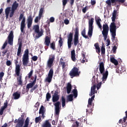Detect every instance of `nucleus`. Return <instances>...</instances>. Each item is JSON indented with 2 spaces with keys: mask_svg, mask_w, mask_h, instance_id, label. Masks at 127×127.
Listing matches in <instances>:
<instances>
[{
  "mask_svg": "<svg viewBox=\"0 0 127 127\" xmlns=\"http://www.w3.org/2000/svg\"><path fill=\"white\" fill-rule=\"evenodd\" d=\"M73 44L74 46H77L79 44V28L76 27L75 28V33L73 39Z\"/></svg>",
  "mask_w": 127,
  "mask_h": 127,
  "instance_id": "obj_12",
  "label": "nucleus"
},
{
  "mask_svg": "<svg viewBox=\"0 0 127 127\" xmlns=\"http://www.w3.org/2000/svg\"><path fill=\"white\" fill-rule=\"evenodd\" d=\"M50 48L53 49V50H55L56 48H55V43L53 42L50 44Z\"/></svg>",
  "mask_w": 127,
  "mask_h": 127,
  "instance_id": "obj_41",
  "label": "nucleus"
},
{
  "mask_svg": "<svg viewBox=\"0 0 127 127\" xmlns=\"http://www.w3.org/2000/svg\"><path fill=\"white\" fill-rule=\"evenodd\" d=\"M81 55L83 58L81 61V63L84 64L86 62V55H85V54H82Z\"/></svg>",
  "mask_w": 127,
  "mask_h": 127,
  "instance_id": "obj_43",
  "label": "nucleus"
},
{
  "mask_svg": "<svg viewBox=\"0 0 127 127\" xmlns=\"http://www.w3.org/2000/svg\"><path fill=\"white\" fill-rule=\"evenodd\" d=\"M54 60H55V55H51L49 56V59L47 62V67L50 69L48 74V76L53 77V73L54 71L53 70V68H51L53 66V63H54Z\"/></svg>",
  "mask_w": 127,
  "mask_h": 127,
  "instance_id": "obj_4",
  "label": "nucleus"
},
{
  "mask_svg": "<svg viewBox=\"0 0 127 127\" xmlns=\"http://www.w3.org/2000/svg\"><path fill=\"white\" fill-rule=\"evenodd\" d=\"M106 52V49H105V47H102L101 48V53L102 54H105Z\"/></svg>",
  "mask_w": 127,
  "mask_h": 127,
  "instance_id": "obj_53",
  "label": "nucleus"
},
{
  "mask_svg": "<svg viewBox=\"0 0 127 127\" xmlns=\"http://www.w3.org/2000/svg\"><path fill=\"white\" fill-rule=\"evenodd\" d=\"M72 93L73 94V96L74 98H76L78 97V91L76 89H74L72 90Z\"/></svg>",
  "mask_w": 127,
  "mask_h": 127,
  "instance_id": "obj_39",
  "label": "nucleus"
},
{
  "mask_svg": "<svg viewBox=\"0 0 127 127\" xmlns=\"http://www.w3.org/2000/svg\"><path fill=\"white\" fill-rule=\"evenodd\" d=\"M10 11V7H7L5 9V14L6 19L8 18V15H9V12Z\"/></svg>",
  "mask_w": 127,
  "mask_h": 127,
  "instance_id": "obj_30",
  "label": "nucleus"
},
{
  "mask_svg": "<svg viewBox=\"0 0 127 127\" xmlns=\"http://www.w3.org/2000/svg\"><path fill=\"white\" fill-rule=\"evenodd\" d=\"M36 79H37V76L35 75L34 80L31 83H28L26 85V91H29V89L33 88V86L36 84Z\"/></svg>",
  "mask_w": 127,
  "mask_h": 127,
  "instance_id": "obj_17",
  "label": "nucleus"
},
{
  "mask_svg": "<svg viewBox=\"0 0 127 127\" xmlns=\"http://www.w3.org/2000/svg\"><path fill=\"white\" fill-rule=\"evenodd\" d=\"M25 114H22L21 117L15 119L14 124H16L15 127H28L29 126V118L27 117L26 120L24 119Z\"/></svg>",
  "mask_w": 127,
  "mask_h": 127,
  "instance_id": "obj_3",
  "label": "nucleus"
},
{
  "mask_svg": "<svg viewBox=\"0 0 127 127\" xmlns=\"http://www.w3.org/2000/svg\"><path fill=\"white\" fill-rule=\"evenodd\" d=\"M43 127H51V124L49 123V120H46L45 124H43Z\"/></svg>",
  "mask_w": 127,
  "mask_h": 127,
  "instance_id": "obj_35",
  "label": "nucleus"
},
{
  "mask_svg": "<svg viewBox=\"0 0 127 127\" xmlns=\"http://www.w3.org/2000/svg\"><path fill=\"white\" fill-rule=\"evenodd\" d=\"M106 3L108 5H112V3H113L112 2V0H107L106 1Z\"/></svg>",
  "mask_w": 127,
  "mask_h": 127,
  "instance_id": "obj_51",
  "label": "nucleus"
},
{
  "mask_svg": "<svg viewBox=\"0 0 127 127\" xmlns=\"http://www.w3.org/2000/svg\"><path fill=\"white\" fill-rule=\"evenodd\" d=\"M81 35L84 37V38H89L88 37V36L86 35V30L84 29L81 31Z\"/></svg>",
  "mask_w": 127,
  "mask_h": 127,
  "instance_id": "obj_38",
  "label": "nucleus"
},
{
  "mask_svg": "<svg viewBox=\"0 0 127 127\" xmlns=\"http://www.w3.org/2000/svg\"><path fill=\"white\" fill-rule=\"evenodd\" d=\"M20 98V93H18V92H16L13 94V99L14 100H18Z\"/></svg>",
  "mask_w": 127,
  "mask_h": 127,
  "instance_id": "obj_29",
  "label": "nucleus"
},
{
  "mask_svg": "<svg viewBox=\"0 0 127 127\" xmlns=\"http://www.w3.org/2000/svg\"><path fill=\"white\" fill-rule=\"evenodd\" d=\"M33 28L35 30V32L37 33V34L35 36L36 39H38L40 37H41L43 35V30H41V31H39V25H35L33 26Z\"/></svg>",
  "mask_w": 127,
  "mask_h": 127,
  "instance_id": "obj_11",
  "label": "nucleus"
},
{
  "mask_svg": "<svg viewBox=\"0 0 127 127\" xmlns=\"http://www.w3.org/2000/svg\"><path fill=\"white\" fill-rule=\"evenodd\" d=\"M38 88V85L37 84H36L30 90V92L31 93H33V91H35V90H36Z\"/></svg>",
  "mask_w": 127,
  "mask_h": 127,
  "instance_id": "obj_46",
  "label": "nucleus"
},
{
  "mask_svg": "<svg viewBox=\"0 0 127 127\" xmlns=\"http://www.w3.org/2000/svg\"><path fill=\"white\" fill-rule=\"evenodd\" d=\"M69 20H68V19H65L64 20V23L67 25V24H69Z\"/></svg>",
  "mask_w": 127,
  "mask_h": 127,
  "instance_id": "obj_63",
  "label": "nucleus"
},
{
  "mask_svg": "<svg viewBox=\"0 0 127 127\" xmlns=\"http://www.w3.org/2000/svg\"><path fill=\"white\" fill-rule=\"evenodd\" d=\"M110 61L111 63H113L115 66H118L119 65V62L118 60H116L114 57L110 58Z\"/></svg>",
  "mask_w": 127,
  "mask_h": 127,
  "instance_id": "obj_28",
  "label": "nucleus"
},
{
  "mask_svg": "<svg viewBox=\"0 0 127 127\" xmlns=\"http://www.w3.org/2000/svg\"><path fill=\"white\" fill-rule=\"evenodd\" d=\"M72 90V85L70 83H68L66 86V91L67 94H70Z\"/></svg>",
  "mask_w": 127,
  "mask_h": 127,
  "instance_id": "obj_32",
  "label": "nucleus"
},
{
  "mask_svg": "<svg viewBox=\"0 0 127 127\" xmlns=\"http://www.w3.org/2000/svg\"><path fill=\"white\" fill-rule=\"evenodd\" d=\"M45 112H46V109H45V107L43 105H42L40 108V110L39 112V115H42V117L43 119H44L45 116L44 114H45Z\"/></svg>",
  "mask_w": 127,
  "mask_h": 127,
  "instance_id": "obj_22",
  "label": "nucleus"
},
{
  "mask_svg": "<svg viewBox=\"0 0 127 127\" xmlns=\"http://www.w3.org/2000/svg\"><path fill=\"white\" fill-rule=\"evenodd\" d=\"M91 4L92 5H95V4H96V0H91Z\"/></svg>",
  "mask_w": 127,
  "mask_h": 127,
  "instance_id": "obj_60",
  "label": "nucleus"
},
{
  "mask_svg": "<svg viewBox=\"0 0 127 127\" xmlns=\"http://www.w3.org/2000/svg\"><path fill=\"white\" fill-rule=\"evenodd\" d=\"M99 71L100 74H102L103 76L102 81H106L108 79V76H109V71L106 69L105 72V64L103 62L99 63Z\"/></svg>",
  "mask_w": 127,
  "mask_h": 127,
  "instance_id": "obj_6",
  "label": "nucleus"
},
{
  "mask_svg": "<svg viewBox=\"0 0 127 127\" xmlns=\"http://www.w3.org/2000/svg\"><path fill=\"white\" fill-rule=\"evenodd\" d=\"M117 11L116 10H114L113 13V16H117Z\"/></svg>",
  "mask_w": 127,
  "mask_h": 127,
  "instance_id": "obj_61",
  "label": "nucleus"
},
{
  "mask_svg": "<svg viewBox=\"0 0 127 127\" xmlns=\"http://www.w3.org/2000/svg\"><path fill=\"white\" fill-rule=\"evenodd\" d=\"M51 42V38L49 37V36H47L45 38V42L44 44L45 46H46L47 47L50 45V43Z\"/></svg>",
  "mask_w": 127,
  "mask_h": 127,
  "instance_id": "obj_24",
  "label": "nucleus"
},
{
  "mask_svg": "<svg viewBox=\"0 0 127 127\" xmlns=\"http://www.w3.org/2000/svg\"><path fill=\"white\" fill-rule=\"evenodd\" d=\"M29 54V51L28 49H27L24 51V54L23 55V58H22V62H23V66H27V64H28V63L29 62V57L28 56Z\"/></svg>",
  "mask_w": 127,
  "mask_h": 127,
  "instance_id": "obj_9",
  "label": "nucleus"
},
{
  "mask_svg": "<svg viewBox=\"0 0 127 127\" xmlns=\"http://www.w3.org/2000/svg\"><path fill=\"white\" fill-rule=\"evenodd\" d=\"M103 31L102 35L104 37V40H107V38H108V34L109 33V25L105 23L103 25Z\"/></svg>",
  "mask_w": 127,
  "mask_h": 127,
  "instance_id": "obj_10",
  "label": "nucleus"
},
{
  "mask_svg": "<svg viewBox=\"0 0 127 127\" xmlns=\"http://www.w3.org/2000/svg\"><path fill=\"white\" fill-rule=\"evenodd\" d=\"M67 46L70 49L72 47V41H73V33L70 32L67 36Z\"/></svg>",
  "mask_w": 127,
  "mask_h": 127,
  "instance_id": "obj_16",
  "label": "nucleus"
},
{
  "mask_svg": "<svg viewBox=\"0 0 127 127\" xmlns=\"http://www.w3.org/2000/svg\"><path fill=\"white\" fill-rule=\"evenodd\" d=\"M32 59L34 61H37V59H38V58L36 56H34L32 58Z\"/></svg>",
  "mask_w": 127,
  "mask_h": 127,
  "instance_id": "obj_58",
  "label": "nucleus"
},
{
  "mask_svg": "<svg viewBox=\"0 0 127 127\" xmlns=\"http://www.w3.org/2000/svg\"><path fill=\"white\" fill-rule=\"evenodd\" d=\"M50 22H54V21H55V18H54V17H51L50 18Z\"/></svg>",
  "mask_w": 127,
  "mask_h": 127,
  "instance_id": "obj_56",
  "label": "nucleus"
},
{
  "mask_svg": "<svg viewBox=\"0 0 127 127\" xmlns=\"http://www.w3.org/2000/svg\"><path fill=\"white\" fill-rule=\"evenodd\" d=\"M40 121H41V117H40V116L36 117L35 119L36 124H38V122H40Z\"/></svg>",
  "mask_w": 127,
  "mask_h": 127,
  "instance_id": "obj_45",
  "label": "nucleus"
},
{
  "mask_svg": "<svg viewBox=\"0 0 127 127\" xmlns=\"http://www.w3.org/2000/svg\"><path fill=\"white\" fill-rule=\"evenodd\" d=\"M88 10V7L85 6L84 8H82V12L83 13H86V12Z\"/></svg>",
  "mask_w": 127,
  "mask_h": 127,
  "instance_id": "obj_55",
  "label": "nucleus"
},
{
  "mask_svg": "<svg viewBox=\"0 0 127 127\" xmlns=\"http://www.w3.org/2000/svg\"><path fill=\"white\" fill-rule=\"evenodd\" d=\"M23 82L22 81V76L19 74V76H17V84L16 86H22Z\"/></svg>",
  "mask_w": 127,
  "mask_h": 127,
  "instance_id": "obj_23",
  "label": "nucleus"
},
{
  "mask_svg": "<svg viewBox=\"0 0 127 127\" xmlns=\"http://www.w3.org/2000/svg\"><path fill=\"white\" fill-rule=\"evenodd\" d=\"M6 65H7V66H10V65H11V62H10V61H7Z\"/></svg>",
  "mask_w": 127,
  "mask_h": 127,
  "instance_id": "obj_59",
  "label": "nucleus"
},
{
  "mask_svg": "<svg viewBox=\"0 0 127 127\" xmlns=\"http://www.w3.org/2000/svg\"><path fill=\"white\" fill-rule=\"evenodd\" d=\"M92 83H93V85L91 86L90 94H89V96L91 97L89 98L87 105V108L89 109H86V113H88V114H91L93 112V109H94V106H95V104L93 103V101H95V93H97L96 83L94 82H92Z\"/></svg>",
  "mask_w": 127,
  "mask_h": 127,
  "instance_id": "obj_1",
  "label": "nucleus"
},
{
  "mask_svg": "<svg viewBox=\"0 0 127 127\" xmlns=\"http://www.w3.org/2000/svg\"><path fill=\"white\" fill-rule=\"evenodd\" d=\"M67 2H68V0H63V6H65V5H66V4H67Z\"/></svg>",
  "mask_w": 127,
  "mask_h": 127,
  "instance_id": "obj_52",
  "label": "nucleus"
},
{
  "mask_svg": "<svg viewBox=\"0 0 127 127\" xmlns=\"http://www.w3.org/2000/svg\"><path fill=\"white\" fill-rule=\"evenodd\" d=\"M62 107L64 108L65 106H66V99H65V97L64 96L62 97Z\"/></svg>",
  "mask_w": 127,
  "mask_h": 127,
  "instance_id": "obj_37",
  "label": "nucleus"
},
{
  "mask_svg": "<svg viewBox=\"0 0 127 127\" xmlns=\"http://www.w3.org/2000/svg\"><path fill=\"white\" fill-rule=\"evenodd\" d=\"M95 21L98 27L101 29L102 25L101 24V22H102V19H100V17L96 16H95Z\"/></svg>",
  "mask_w": 127,
  "mask_h": 127,
  "instance_id": "obj_25",
  "label": "nucleus"
},
{
  "mask_svg": "<svg viewBox=\"0 0 127 127\" xmlns=\"http://www.w3.org/2000/svg\"><path fill=\"white\" fill-rule=\"evenodd\" d=\"M67 101L69 102L73 101V94H70L67 96Z\"/></svg>",
  "mask_w": 127,
  "mask_h": 127,
  "instance_id": "obj_44",
  "label": "nucleus"
},
{
  "mask_svg": "<svg viewBox=\"0 0 127 127\" xmlns=\"http://www.w3.org/2000/svg\"><path fill=\"white\" fill-rule=\"evenodd\" d=\"M102 86V82H100L98 83L96 85L97 90H99L101 88V86Z\"/></svg>",
  "mask_w": 127,
  "mask_h": 127,
  "instance_id": "obj_50",
  "label": "nucleus"
},
{
  "mask_svg": "<svg viewBox=\"0 0 127 127\" xmlns=\"http://www.w3.org/2000/svg\"><path fill=\"white\" fill-rule=\"evenodd\" d=\"M18 58L14 60V64L15 65V73L16 76H19L20 74V65L18 64Z\"/></svg>",
  "mask_w": 127,
  "mask_h": 127,
  "instance_id": "obj_15",
  "label": "nucleus"
},
{
  "mask_svg": "<svg viewBox=\"0 0 127 127\" xmlns=\"http://www.w3.org/2000/svg\"><path fill=\"white\" fill-rule=\"evenodd\" d=\"M21 48H22V42H20L17 52V56H20L21 55Z\"/></svg>",
  "mask_w": 127,
  "mask_h": 127,
  "instance_id": "obj_27",
  "label": "nucleus"
},
{
  "mask_svg": "<svg viewBox=\"0 0 127 127\" xmlns=\"http://www.w3.org/2000/svg\"><path fill=\"white\" fill-rule=\"evenodd\" d=\"M46 100L48 102H49L50 99H51V94L48 92L46 94Z\"/></svg>",
  "mask_w": 127,
  "mask_h": 127,
  "instance_id": "obj_42",
  "label": "nucleus"
},
{
  "mask_svg": "<svg viewBox=\"0 0 127 127\" xmlns=\"http://www.w3.org/2000/svg\"><path fill=\"white\" fill-rule=\"evenodd\" d=\"M21 19L22 20L21 22L20 30L22 33H25V31H24V29L25 28V17H24V14L23 13L20 14L19 21H21Z\"/></svg>",
  "mask_w": 127,
  "mask_h": 127,
  "instance_id": "obj_7",
  "label": "nucleus"
},
{
  "mask_svg": "<svg viewBox=\"0 0 127 127\" xmlns=\"http://www.w3.org/2000/svg\"><path fill=\"white\" fill-rule=\"evenodd\" d=\"M4 76V72H0V82H1L2 80V78Z\"/></svg>",
  "mask_w": 127,
  "mask_h": 127,
  "instance_id": "obj_48",
  "label": "nucleus"
},
{
  "mask_svg": "<svg viewBox=\"0 0 127 127\" xmlns=\"http://www.w3.org/2000/svg\"><path fill=\"white\" fill-rule=\"evenodd\" d=\"M59 65H61L62 66V69L64 72V71H65V68L68 67V64L64 62V60H63L62 58H61L60 61Z\"/></svg>",
  "mask_w": 127,
  "mask_h": 127,
  "instance_id": "obj_19",
  "label": "nucleus"
},
{
  "mask_svg": "<svg viewBox=\"0 0 127 127\" xmlns=\"http://www.w3.org/2000/svg\"><path fill=\"white\" fill-rule=\"evenodd\" d=\"M59 45L60 47H62L63 46V39L62 37H60V40L59 41Z\"/></svg>",
  "mask_w": 127,
  "mask_h": 127,
  "instance_id": "obj_40",
  "label": "nucleus"
},
{
  "mask_svg": "<svg viewBox=\"0 0 127 127\" xmlns=\"http://www.w3.org/2000/svg\"><path fill=\"white\" fill-rule=\"evenodd\" d=\"M7 108V100H6L4 103L3 106H2L0 109V116H2V115H3V112H4V110Z\"/></svg>",
  "mask_w": 127,
  "mask_h": 127,
  "instance_id": "obj_21",
  "label": "nucleus"
},
{
  "mask_svg": "<svg viewBox=\"0 0 127 127\" xmlns=\"http://www.w3.org/2000/svg\"><path fill=\"white\" fill-rule=\"evenodd\" d=\"M71 60L73 62H76L77 59H76V54L75 53V50H73L71 51Z\"/></svg>",
  "mask_w": 127,
  "mask_h": 127,
  "instance_id": "obj_26",
  "label": "nucleus"
},
{
  "mask_svg": "<svg viewBox=\"0 0 127 127\" xmlns=\"http://www.w3.org/2000/svg\"><path fill=\"white\" fill-rule=\"evenodd\" d=\"M18 7V3L16 1H15L12 5L11 12H10L9 17H12L14 15V12Z\"/></svg>",
  "mask_w": 127,
  "mask_h": 127,
  "instance_id": "obj_14",
  "label": "nucleus"
},
{
  "mask_svg": "<svg viewBox=\"0 0 127 127\" xmlns=\"http://www.w3.org/2000/svg\"><path fill=\"white\" fill-rule=\"evenodd\" d=\"M52 76H49L48 75V77L46 78L45 79V82H48V83H51V81H52Z\"/></svg>",
  "mask_w": 127,
  "mask_h": 127,
  "instance_id": "obj_36",
  "label": "nucleus"
},
{
  "mask_svg": "<svg viewBox=\"0 0 127 127\" xmlns=\"http://www.w3.org/2000/svg\"><path fill=\"white\" fill-rule=\"evenodd\" d=\"M34 107L36 108L37 110H38V107H39V103L37 102Z\"/></svg>",
  "mask_w": 127,
  "mask_h": 127,
  "instance_id": "obj_64",
  "label": "nucleus"
},
{
  "mask_svg": "<svg viewBox=\"0 0 127 127\" xmlns=\"http://www.w3.org/2000/svg\"><path fill=\"white\" fill-rule=\"evenodd\" d=\"M117 49H118V47H117V46L116 45L114 46L112 48V50L114 54H116V53H117Z\"/></svg>",
  "mask_w": 127,
  "mask_h": 127,
  "instance_id": "obj_47",
  "label": "nucleus"
},
{
  "mask_svg": "<svg viewBox=\"0 0 127 127\" xmlns=\"http://www.w3.org/2000/svg\"><path fill=\"white\" fill-rule=\"evenodd\" d=\"M116 18H117V16H113L112 17H111L112 22H111L110 25V33L113 40H116V35H117V26H121L119 21L116 22Z\"/></svg>",
  "mask_w": 127,
  "mask_h": 127,
  "instance_id": "obj_2",
  "label": "nucleus"
},
{
  "mask_svg": "<svg viewBox=\"0 0 127 127\" xmlns=\"http://www.w3.org/2000/svg\"><path fill=\"white\" fill-rule=\"evenodd\" d=\"M40 19H41V18H40L39 16H37L36 17L34 22H35V23H37L38 22V20H40Z\"/></svg>",
  "mask_w": 127,
  "mask_h": 127,
  "instance_id": "obj_49",
  "label": "nucleus"
},
{
  "mask_svg": "<svg viewBox=\"0 0 127 127\" xmlns=\"http://www.w3.org/2000/svg\"><path fill=\"white\" fill-rule=\"evenodd\" d=\"M58 91H55L54 92V95H53V96H56V97H60L59 96V95H58Z\"/></svg>",
  "mask_w": 127,
  "mask_h": 127,
  "instance_id": "obj_57",
  "label": "nucleus"
},
{
  "mask_svg": "<svg viewBox=\"0 0 127 127\" xmlns=\"http://www.w3.org/2000/svg\"><path fill=\"white\" fill-rule=\"evenodd\" d=\"M8 43L9 45H13V31H11L8 36Z\"/></svg>",
  "mask_w": 127,
  "mask_h": 127,
  "instance_id": "obj_18",
  "label": "nucleus"
},
{
  "mask_svg": "<svg viewBox=\"0 0 127 127\" xmlns=\"http://www.w3.org/2000/svg\"><path fill=\"white\" fill-rule=\"evenodd\" d=\"M126 1V0H112V3H115V5H117V2L119 3H124Z\"/></svg>",
  "mask_w": 127,
  "mask_h": 127,
  "instance_id": "obj_31",
  "label": "nucleus"
},
{
  "mask_svg": "<svg viewBox=\"0 0 127 127\" xmlns=\"http://www.w3.org/2000/svg\"><path fill=\"white\" fill-rule=\"evenodd\" d=\"M60 96H53L52 97V101L53 103H55L54 104L55 106V114L56 116H59V114H60V101H59V99Z\"/></svg>",
  "mask_w": 127,
  "mask_h": 127,
  "instance_id": "obj_5",
  "label": "nucleus"
},
{
  "mask_svg": "<svg viewBox=\"0 0 127 127\" xmlns=\"http://www.w3.org/2000/svg\"><path fill=\"white\" fill-rule=\"evenodd\" d=\"M33 74V70H31L30 72L28 74V76H26L25 77V80H28V79H30L31 77L32 76V75Z\"/></svg>",
  "mask_w": 127,
  "mask_h": 127,
  "instance_id": "obj_34",
  "label": "nucleus"
},
{
  "mask_svg": "<svg viewBox=\"0 0 127 127\" xmlns=\"http://www.w3.org/2000/svg\"><path fill=\"white\" fill-rule=\"evenodd\" d=\"M94 46L95 47V49L96 50L97 49H98L99 48H100V46H99V43H96L95 44H94Z\"/></svg>",
  "mask_w": 127,
  "mask_h": 127,
  "instance_id": "obj_54",
  "label": "nucleus"
},
{
  "mask_svg": "<svg viewBox=\"0 0 127 127\" xmlns=\"http://www.w3.org/2000/svg\"><path fill=\"white\" fill-rule=\"evenodd\" d=\"M80 74H81V71H79V68L74 66L70 71L69 75L71 78H73L74 77H79Z\"/></svg>",
  "mask_w": 127,
  "mask_h": 127,
  "instance_id": "obj_8",
  "label": "nucleus"
},
{
  "mask_svg": "<svg viewBox=\"0 0 127 127\" xmlns=\"http://www.w3.org/2000/svg\"><path fill=\"white\" fill-rule=\"evenodd\" d=\"M107 45H106V46H110V45L111 44V41L110 40V39H108L107 40Z\"/></svg>",
  "mask_w": 127,
  "mask_h": 127,
  "instance_id": "obj_62",
  "label": "nucleus"
},
{
  "mask_svg": "<svg viewBox=\"0 0 127 127\" xmlns=\"http://www.w3.org/2000/svg\"><path fill=\"white\" fill-rule=\"evenodd\" d=\"M94 23V18H91L89 21V29L88 32V35L90 37H91L93 35V29H94V26L93 24Z\"/></svg>",
  "mask_w": 127,
  "mask_h": 127,
  "instance_id": "obj_13",
  "label": "nucleus"
},
{
  "mask_svg": "<svg viewBox=\"0 0 127 127\" xmlns=\"http://www.w3.org/2000/svg\"><path fill=\"white\" fill-rule=\"evenodd\" d=\"M43 12H44V7H41L40 9L39 12V16L40 18H41L42 17V15H43Z\"/></svg>",
  "mask_w": 127,
  "mask_h": 127,
  "instance_id": "obj_33",
  "label": "nucleus"
},
{
  "mask_svg": "<svg viewBox=\"0 0 127 127\" xmlns=\"http://www.w3.org/2000/svg\"><path fill=\"white\" fill-rule=\"evenodd\" d=\"M27 28H30L32 25V21H33V17H32V15H30L27 19Z\"/></svg>",
  "mask_w": 127,
  "mask_h": 127,
  "instance_id": "obj_20",
  "label": "nucleus"
}]
</instances>
